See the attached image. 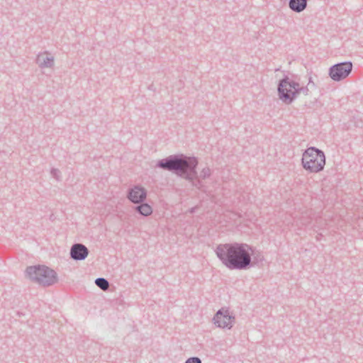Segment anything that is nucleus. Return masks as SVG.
I'll use <instances>...</instances> for the list:
<instances>
[{
  "label": "nucleus",
  "mask_w": 363,
  "mask_h": 363,
  "mask_svg": "<svg viewBox=\"0 0 363 363\" xmlns=\"http://www.w3.org/2000/svg\"><path fill=\"white\" fill-rule=\"evenodd\" d=\"M198 163L195 157H187L182 154L172 155L158 160L156 167L173 172L190 182L193 186L201 189L203 184L196 171Z\"/></svg>",
  "instance_id": "nucleus-1"
},
{
  "label": "nucleus",
  "mask_w": 363,
  "mask_h": 363,
  "mask_svg": "<svg viewBox=\"0 0 363 363\" xmlns=\"http://www.w3.org/2000/svg\"><path fill=\"white\" fill-rule=\"evenodd\" d=\"M251 246L245 243H226L217 246L216 253L229 269L246 270L252 267Z\"/></svg>",
  "instance_id": "nucleus-2"
},
{
  "label": "nucleus",
  "mask_w": 363,
  "mask_h": 363,
  "mask_svg": "<svg viewBox=\"0 0 363 363\" xmlns=\"http://www.w3.org/2000/svg\"><path fill=\"white\" fill-rule=\"evenodd\" d=\"M279 99L285 104H291L301 94L308 95V86H301L298 82L285 75L277 86Z\"/></svg>",
  "instance_id": "nucleus-3"
},
{
  "label": "nucleus",
  "mask_w": 363,
  "mask_h": 363,
  "mask_svg": "<svg viewBox=\"0 0 363 363\" xmlns=\"http://www.w3.org/2000/svg\"><path fill=\"white\" fill-rule=\"evenodd\" d=\"M26 276L43 286H52L58 281L56 272L45 265L28 267L26 269Z\"/></svg>",
  "instance_id": "nucleus-4"
},
{
  "label": "nucleus",
  "mask_w": 363,
  "mask_h": 363,
  "mask_svg": "<svg viewBox=\"0 0 363 363\" xmlns=\"http://www.w3.org/2000/svg\"><path fill=\"white\" fill-rule=\"evenodd\" d=\"M301 162L306 170L317 173L324 169L325 156L321 150L315 147H310L304 151Z\"/></svg>",
  "instance_id": "nucleus-5"
},
{
  "label": "nucleus",
  "mask_w": 363,
  "mask_h": 363,
  "mask_svg": "<svg viewBox=\"0 0 363 363\" xmlns=\"http://www.w3.org/2000/svg\"><path fill=\"white\" fill-rule=\"evenodd\" d=\"M352 63L351 62H343L331 66L328 74L335 82H340L347 78L352 71Z\"/></svg>",
  "instance_id": "nucleus-6"
},
{
  "label": "nucleus",
  "mask_w": 363,
  "mask_h": 363,
  "mask_svg": "<svg viewBox=\"0 0 363 363\" xmlns=\"http://www.w3.org/2000/svg\"><path fill=\"white\" fill-rule=\"evenodd\" d=\"M213 321L218 328L230 329L235 322V318L228 308H221L214 315Z\"/></svg>",
  "instance_id": "nucleus-7"
},
{
  "label": "nucleus",
  "mask_w": 363,
  "mask_h": 363,
  "mask_svg": "<svg viewBox=\"0 0 363 363\" xmlns=\"http://www.w3.org/2000/svg\"><path fill=\"white\" fill-rule=\"evenodd\" d=\"M127 197L134 203H142L147 197V191L143 186H134L128 190Z\"/></svg>",
  "instance_id": "nucleus-8"
},
{
  "label": "nucleus",
  "mask_w": 363,
  "mask_h": 363,
  "mask_svg": "<svg viewBox=\"0 0 363 363\" xmlns=\"http://www.w3.org/2000/svg\"><path fill=\"white\" fill-rule=\"evenodd\" d=\"M88 248L82 243L74 244L70 249V257L76 261L84 260L89 255Z\"/></svg>",
  "instance_id": "nucleus-9"
},
{
  "label": "nucleus",
  "mask_w": 363,
  "mask_h": 363,
  "mask_svg": "<svg viewBox=\"0 0 363 363\" xmlns=\"http://www.w3.org/2000/svg\"><path fill=\"white\" fill-rule=\"evenodd\" d=\"M36 63L41 69L52 68L55 65V58L50 55L48 51H45L37 55Z\"/></svg>",
  "instance_id": "nucleus-10"
},
{
  "label": "nucleus",
  "mask_w": 363,
  "mask_h": 363,
  "mask_svg": "<svg viewBox=\"0 0 363 363\" xmlns=\"http://www.w3.org/2000/svg\"><path fill=\"white\" fill-rule=\"evenodd\" d=\"M308 0H289V7L296 13H301L307 7Z\"/></svg>",
  "instance_id": "nucleus-11"
},
{
  "label": "nucleus",
  "mask_w": 363,
  "mask_h": 363,
  "mask_svg": "<svg viewBox=\"0 0 363 363\" xmlns=\"http://www.w3.org/2000/svg\"><path fill=\"white\" fill-rule=\"evenodd\" d=\"M135 211L142 216H149L152 213V207L146 203H139V205L135 207Z\"/></svg>",
  "instance_id": "nucleus-12"
},
{
  "label": "nucleus",
  "mask_w": 363,
  "mask_h": 363,
  "mask_svg": "<svg viewBox=\"0 0 363 363\" xmlns=\"http://www.w3.org/2000/svg\"><path fill=\"white\" fill-rule=\"evenodd\" d=\"M250 253H252V267L264 260V256L259 252L256 253L252 246Z\"/></svg>",
  "instance_id": "nucleus-13"
},
{
  "label": "nucleus",
  "mask_w": 363,
  "mask_h": 363,
  "mask_svg": "<svg viewBox=\"0 0 363 363\" xmlns=\"http://www.w3.org/2000/svg\"><path fill=\"white\" fill-rule=\"evenodd\" d=\"M95 284L99 288H100L101 289H102L104 291H106L110 286L108 281L106 279L103 278V277L96 278L95 279Z\"/></svg>",
  "instance_id": "nucleus-14"
},
{
  "label": "nucleus",
  "mask_w": 363,
  "mask_h": 363,
  "mask_svg": "<svg viewBox=\"0 0 363 363\" xmlns=\"http://www.w3.org/2000/svg\"><path fill=\"white\" fill-rule=\"evenodd\" d=\"M211 174V171L209 167H204L199 173V175L198 177L201 179H205L208 178Z\"/></svg>",
  "instance_id": "nucleus-15"
},
{
  "label": "nucleus",
  "mask_w": 363,
  "mask_h": 363,
  "mask_svg": "<svg viewBox=\"0 0 363 363\" xmlns=\"http://www.w3.org/2000/svg\"><path fill=\"white\" fill-rule=\"evenodd\" d=\"M50 174L56 180H60L61 172L58 169L52 168L50 171Z\"/></svg>",
  "instance_id": "nucleus-16"
},
{
  "label": "nucleus",
  "mask_w": 363,
  "mask_h": 363,
  "mask_svg": "<svg viewBox=\"0 0 363 363\" xmlns=\"http://www.w3.org/2000/svg\"><path fill=\"white\" fill-rule=\"evenodd\" d=\"M184 363H202L201 359L197 357L188 358Z\"/></svg>",
  "instance_id": "nucleus-17"
},
{
  "label": "nucleus",
  "mask_w": 363,
  "mask_h": 363,
  "mask_svg": "<svg viewBox=\"0 0 363 363\" xmlns=\"http://www.w3.org/2000/svg\"><path fill=\"white\" fill-rule=\"evenodd\" d=\"M307 86H315V84H314V82L312 81V78H311V77H310V78H309L308 83Z\"/></svg>",
  "instance_id": "nucleus-18"
},
{
  "label": "nucleus",
  "mask_w": 363,
  "mask_h": 363,
  "mask_svg": "<svg viewBox=\"0 0 363 363\" xmlns=\"http://www.w3.org/2000/svg\"><path fill=\"white\" fill-rule=\"evenodd\" d=\"M323 237L322 233H318L315 236L317 240H320Z\"/></svg>",
  "instance_id": "nucleus-19"
},
{
  "label": "nucleus",
  "mask_w": 363,
  "mask_h": 363,
  "mask_svg": "<svg viewBox=\"0 0 363 363\" xmlns=\"http://www.w3.org/2000/svg\"><path fill=\"white\" fill-rule=\"evenodd\" d=\"M194 208H191V212H194Z\"/></svg>",
  "instance_id": "nucleus-20"
}]
</instances>
